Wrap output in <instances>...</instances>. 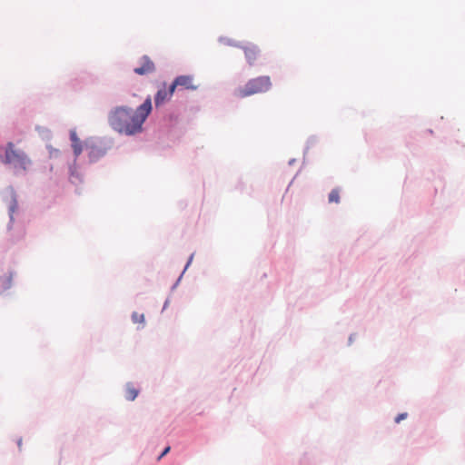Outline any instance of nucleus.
Here are the masks:
<instances>
[{
	"label": "nucleus",
	"mask_w": 465,
	"mask_h": 465,
	"mask_svg": "<svg viewBox=\"0 0 465 465\" xmlns=\"http://www.w3.org/2000/svg\"><path fill=\"white\" fill-rule=\"evenodd\" d=\"M242 50L248 64L253 65L260 54L259 48L254 45H248L243 46Z\"/></svg>",
	"instance_id": "nucleus-7"
},
{
	"label": "nucleus",
	"mask_w": 465,
	"mask_h": 465,
	"mask_svg": "<svg viewBox=\"0 0 465 465\" xmlns=\"http://www.w3.org/2000/svg\"><path fill=\"white\" fill-rule=\"evenodd\" d=\"M329 203H340V190L335 188L329 193Z\"/></svg>",
	"instance_id": "nucleus-10"
},
{
	"label": "nucleus",
	"mask_w": 465,
	"mask_h": 465,
	"mask_svg": "<svg viewBox=\"0 0 465 465\" xmlns=\"http://www.w3.org/2000/svg\"><path fill=\"white\" fill-rule=\"evenodd\" d=\"M174 93V89H173V85L171 84L169 88H166L165 84L158 90L154 96V104L155 106L158 107L169 101Z\"/></svg>",
	"instance_id": "nucleus-6"
},
{
	"label": "nucleus",
	"mask_w": 465,
	"mask_h": 465,
	"mask_svg": "<svg viewBox=\"0 0 465 465\" xmlns=\"http://www.w3.org/2000/svg\"><path fill=\"white\" fill-rule=\"evenodd\" d=\"M4 283H5V285H4L5 288L9 287L10 283H11V276L5 277Z\"/></svg>",
	"instance_id": "nucleus-14"
},
{
	"label": "nucleus",
	"mask_w": 465,
	"mask_h": 465,
	"mask_svg": "<svg viewBox=\"0 0 465 465\" xmlns=\"http://www.w3.org/2000/svg\"><path fill=\"white\" fill-rule=\"evenodd\" d=\"M141 65L134 69V73L140 75L149 74L155 71L153 62L147 55H143L140 59Z\"/></svg>",
	"instance_id": "nucleus-4"
},
{
	"label": "nucleus",
	"mask_w": 465,
	"mask_h": 465,
	"mask_svg": "<svg viewBox=\"0 0 465 465\" xmlns=\"http://www.w3.org/2000/svg\"><path fill=\"white\" fill-rule=\"evenodd\" d=\"M17 443H18V446H19V447H21V445H22V440H19Z\"/></svg>",
	"instance_id": "nucleus-16"
},
{
	"label": "nucleus",
	"mask_w": 465,
	"mask_h": 465,
	"mask_svg": "<svg viewBox=\"0 0 465 465\" xmlns=\"http://www.w3.org/2000/svg\"><path fill=\"white\" fill-rule=\"evenodd\" d=\"M170 449H171V448H170L169 446H168V447H166V448L164 449V450L163 451V453H162V454L160 455V457L158 458V460L162 459L164 455H166V454L170 451Z\"/></svg>",
	"instance_id": "nucleus-15"
},
{
	"label": "nucleus",
	"mask_w": 465,
	"mask_h": 465,
	"mask_svg": "<svg viewBox=\"0 0 465 465\" xmlns=\"http://www.w3.org/2000/svg\"><path fill=\"white\" fill-rule=\"evenodd\" d=\"M172 85L174 90L176 87L187 90H195L197 88V85L194 84L193 76L190 75H180L176 77Z\"/></svg>",
	"instance_id": "nucleus-5"
},
{
	"label": "nucleus",
	"mask_w": 465,
	"mask_h": 465,
	"mask_svg": "<svg viewBox=\"0 0 465 465\" xmlns=\"http://www.w3.org/2000/svg\"><path fill=\"white\" fill-rule=\"evenodd\" d=\"M270 76L262 75L249 80L244 86L235 91V95L239 98H244L256 94L266 93L272 88Z\"/></svg>",
	"instance_id": "nucleus-2"
},
{
	"label": "nucleus",
	"mask_w": 465,
	"mask_h": 465,
	"mask_svg": "<svg viewBox=\"0 0 465 465\" xmlns=\"http://www.w3.org/2000/svg\"><path fill=\"white\" fill-rule=\"evenodd\" d=\"M17 207H18L17 206V201L14 198L12 203L9 206V213H10L11 219H13V214L17 210Z\"/></svg>",
	"instance_id": "nucleus-12"
},
{
	"label": "nucleus",
	"mask_w": 465,
	"mask_h": 465,
	"mask_svg": "<svg viewBox=\"0 0 465 465\" xmlns=\"http://www.w3.org/2000/svg\"><path fill=\"white\" fill-rule=\"evenodd\" d=\"M408 416V414L406 412L404 413H401L399 414L396 418H395V422L396 423H400L402 420L406 419Z\"/></svg>",
	"instance_id": "nucleus-13"
},
{
	"label": "nucleus",
	"mask_w": 465,
	"mask_h": 465,
	"mask_svg": "<svg viewBox=\"0 0 465 465\" xmlns=\"http://www.w3.org/2000/svg\"><path fill=\"white\" fill-rule=\"evenodd\" d=\"M5 163L11 164L15 169L24 171L31 164V161L26 153L20 149H16L11 142L6 144Z\"/></svg>",
	"instance_id": "nucleus-3"
},
{
	"label": "nucleus",
	"mask_w": 465,
	"mask_h": 465,
	"mask_svg": "<svg viewBox=\"0 0 465 465\" xmlns=\"http://www.w3.org/2000/svg\"><path fill=\"white\" fill-rule=\"evenodd\" d=\"M71 139L73 142L72 146L74 149V153L76 156H78L82 153V145L80 143L79 139L76 137L75 133L71 134Z\"/></svg>",
	"instance_id": "nucleus-9"
},
{
	"label": "nucleus",
	"mask_w": 465,
	"mask_h": 465,
	"mask_svg": "<svg viewBox=\"0 0 465 465\" xmlns=\"http://www.w3.org/2000/svg\"><path fill=\"white\" fill-rule=\"evenodd\" d=\"M193 260V257H190V261L191 262ZM190 262L187 263L186 267L189 265Z\"/></svg>",
	"instance_id": "nucleus-17"
},
{
	"label": "nucleus",
	"mask_w": 465,
	"mask_h": 465,
	"mask_svg": "<svg viewBox=\"0 0 465 465\" xmlns=\"http://www.w3.org/2000/svg\"><path fill=\"white\" fill-rule=\"evenodd\" d=\"M138 390L134 388V386L131 383H128L126 385L125 389V398L128 401H134L135 398L138 396Z\"/></svg>",
	"instance_id": "nucleus-8"
},
{
	"label": "nucleus",
	"mask_w": 465,
	"mask_h": 465,
	"mask_svg": "<svg viewBox=\"0 0 465 465\" xmlns=\"http://www.w3.org/2000/svg\"><path fill=\"white\" fill-rule=\"evenodd\" d=\"M152 108L150 96L134 111L127 106L115 107L109 114V124L121 134L135 135L142 133L143 124L152 112Z\"/></svg>",
	"instance_id": "nucleus-1"
},
{
	"label": "nucleus",
	"mask_w": 465,
	"mask_h": 465,
	"mask_svg": "<svg viewBox=\"0 0 465 465\" xmlns=\"http://www.w3.org/2000/svg\"><path fill=\"white\" fill-rule=\"evenodd\" d=\"M132 320L134 323L143 324L144 323V315L143 313L134 312L132 314Z\"/></svg>",
	"instance_id": "nucleus-11"
}]
</instances>
